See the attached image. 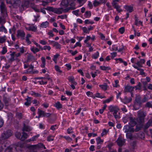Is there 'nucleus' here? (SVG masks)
<instances>
[{
    "instance_id": "nucleus-20",
    "label": "nucleus",
    "mask_w": 152,
    "mask_h": 152,
    "mask_svg": "<svg viewBox=\"0 0 152 152\" xmlns=\"http://www.w3.org/2000/svg\"><path fill=\"white\" fill-rule=\"evenodd\" d=\"M143 126V125L142 124L137 123L136 126V128L134 129V132L135 131L137 132L139 131L141 129Z\"/></svg>"
},
{
    "instance_id": "nucleus-36",
    "label": "nucleus",
    "mask_w": 152,
    "mask_h": 152,
    "mask_svg": "<svg viewBox=\"0 0 152 152\" xmlns=\"http://www.w3.org/2000/svg\"><path fill=\"white\" fill-rule=\"evenodd\" d=\"M38 116L37 117L36 116V117L39 118L42 115V111L40 110L39 109H38Z\"/></svg>"
},
{
    "instance_id": "nucleus-26",
    "label": "nucleus",
    "mask_w": 152,
    "mask_h": 152,
    "mask_svg": "<svg viewBox=\"0 0 152 152\" xmlns=\"http://www.w3.org/2000/svg\"><path fill=\"white\" fill-rule=\"evenodd\" d=\"M53 47H55L57 49H60L61 48V45L58 42H55L53 45Z\"/></svg>"
},
{
    "instance_id": "nucleus-44",
    "label": "nucleus",
    "mask_w": 152,
    "mask_h": 152,
    "mask_svg": "<svg viewBox=\"0 0 152 152\" xmlns=\"http://www.w3.org/2000/svg\"><path fill=\"white\" fill-rule=\"evenodd\" d=\"M112 99L113 97H110V98L104 100L103 102V103L105 104L106 103H109L112 100Z\"/></svg>"
},
{
    "instance_id": "nucleus-27",
    "label": "nucleus",
    "mask_w": 152,
    "mask_h": 152,
    "mask_svg": "<svg viewBox=\"0 0 152 152\" xmlns=\"http://www.w3.org/2000/svg\"><path fill=\"white\" fill-rule=\"evenodd\" d=\"M30 129L29 127L26 125L25 124H23V128L22 131L23 132L24 131H26V132H28L30 131Z\"/></svg>"
},
{
    "instance_id": "nucleus-43",
    "label": "nucleus",
    "mask_w": 152,
    "mask_h": 152,
    "mask_svg": "<svg viewBox=\"0 0 152 152\" xmlns=\"http://www.w3.org/2000/svg\"><path fill=\"white\" fill-rule=\"evenodd\" d=\"M100 68L101 69L104 70H105L106 69L109 70L110 69V68L109 67H105L104 66H101Z\"/></svg>"
},
{
    "instance_id": "nucleus-1",
    "label": "nucleus",
    "mask_w": 152,
    "mask_h": 152,
    "mask_svg": "<svg viewBox=\"0 0 152 152\" xmlns=\"http://www.w3.org/2000/svg\"><path fill=\"white\" fill-rule=\"evenodd\" d=\"M124 129H125V132L126 133L127 138L132 140L133 137L131 133L134 132V129L133 127H130L129 125H126L124 126Z\"/></svg>"
},
{
    "instance_id": "nucleus-60",
    "label": "nucleus",
    "mask_w": 152,
    "mask_h": 152,
    "mask_svg": "<svg viewBox=\"0 0 152 152\" xmlns=\"http://www.w3.org/2000/svg\"><path fill=\"white\" fill-rule=\"evenodd\" d=\"M53 140V138L52 136H49L48 137L47 140L48 141H52Z\"/></svg>"
},
{
    "instance_id": "nucleus-59",
    "label": "nucleus",
    "mask_w": 152,
    "mask_h": 152,
    "mask_svg": "<svg viewBox=\"0 0 152 152\" xmlns=\"http://www.w3.org/2000/svg\"><path fill=\"white\" fill-rule=\"evenodd\" d=\"M148 101L147 98L145 96L141 100L142 103V102H145Z\"/></svg>"
},
{
    "instance_id": "nucleus-42",
    "label": "nucleus",
    "mask_w": 152,
    "mask_h": 152,
    "mask_svg": "<svg viewBox=\"0 0 152 152\" xmlns=\"http://www.w3.org/2000/svg\"><path fill=\"white\" fill-rule=\"evenodd\" d=\"M59 56V54H57L54 56L53 60L56 63L57 58Z\"/></svg>"
},
{
    "instance_id": "nucleus-40",
    "label": "nucleus",
    "mask_w": 152,
    "mask_h": 152,
    "mask_svg": "<svg viewBox=\"0 0 152 152\" xmlns=\"http://www.w3.org/2000/svg\"><path fill=\"white\" fill-rule=\"evenodd\" d=\"M31 51L33 52L34 53H35L36 52H39L40 50L37 48L34 49V48H31Z\"/></svg>"
},
{
    "instance_id": "nucleus-37",
    "label": "nucleus",
    "mask_w": 152,
    "mask_h": 152,
    "mask_svg": "<svg viewBox=\"0 0 152 152\" xmlns=\"http://www.w3.org/2000/svg\"><path fill=\"white\" fill-rule=\"evenodd\" d=\"M0 31H4L5 33H7L6 29L3 25L0 27Z\"/></svg>"
},
{
    "instance_id": "nucleus-39",
    "label": "nucleus",
    "mask_w": 152,
    "mask_h": 152,
    "mask_svg": "<svg viewBox=\"0 0 152 152\" xmlns=\"http://www.w3.org/2000/svg\"><path fill=\"white\" fill-rule=\"evenodd\" d=\"M145 107H152V102H147L145 104Z\"/></svg>"
},
{
    "instance_id": "nucleus-53",
    "label": "nucleus",
    "mask_w": 152,
    "mask_h": 152,
    "mask_svg": "<svg viewBox=\"0 0 152 152\" xmlns=\"http://www.w3.org/2000/svg\"><path fill=\"white\" fill-rule=\"evenodd\" d=\"M85 24H92L94 23V22L91 21H90L89 20H86L85 21Z\"/></svg>"
},
{
    "instance_id": "nucleus-16",
    "label": "nucleus",
    "mask_w": 152,
    "mask_h": 152,
    "mask_svg": "<svg viewBox=\"0 0 152 152\" xmlns=\"http://www.w3.org/2000/svg\"><path fill=\"white\" fill-rule=\"evenodd\" d=\"M112 6L114 8L116 9L117 11L119 12H120L122 11V10L120 9V7L118 5H117L116 3H112Z\"/></svg>"
},
{
    "instance_id": "nucleus-6",
    "label": "nucleus",
    "mask_w": 152,
    "mask_h": 152,
    "mask_svg": "<svg viewBox=\"0 0 152 152\" xmlns=\"http://www.w3.org/2000/svg\"><path fill=\"white\" fill-rule=\"evenodd\" d=\"M15 134L17 138L19 139L22 141H24L28 137L27 133L24 132H23L21 136V133L19 132H16Z\"/></svg>"
},
{
    "instance_id": "nucleus-57",
    "label": "nucleus",
    "mask_w": 152,
    "mask_h": 152,
    "mask_svg": "<svg viewBox=\"0 0 152 152\" xmlns=\"http://www.w3.org/2000/svg\"><path fill=\"white\" fill-rule=\"evenodd\" d=\"M117 54V53L116 52H113V53H111V58L112 59H113L116 55Z\"/></svg>"
},
{
    "instance_id": "nucleus-11",
    "label": "nucleus",
    "mask_w": 152,
    "mask_h": 152,
    "mask_svg": "<svg viewBox=\"0 0 152 152\" xmlns=\"http://www.w3.org/2000/svg\"><path fill=\"white\" fill-rule=\"evenodd\" d=\"M44 146V145L42 143H38L37 145H31L29 147L30 149H35L39 148H42Z\"/></svg>"
},
{
    "instance_id": "nucleus-7",
    "label": "nucleus",
    "mask_w": 152,
    "mask_h": 152,
    "mask_svg": "<svg viewBox=\"0 0 152 152\" xmlns=\"http://www.w3.org/2000/svg\"><path fill=\"white\" fill-rule=\"evenodd\" d=\"M0 10L1 13L4 18H5L7 15V9L5 5L3 2H1L0 6Z\"/></svg>"
},
{
    "instance_id": "nucleus-14",
    "label": "nucleus",
    "mask_w": 152,
    "mask_h": 152,
    "mask_svg": "<svg viewBox=\"0 0 152 152\" xmlns=\"http://www.w3.org/2000/svg\"><path fill=\"white\" fill-rule=\"evenodd\" d=\"M10 99L9 98L5 97L4 95L3 96V101L4 102L5 106H7L9 105V103Z\"/></svg>"
},
{
    "instance_id": "nucleus-62",
    "label": "nucleus",
    "mask_w": 152,
    "mask_h": 152,
    "mask_svg": "<svg viewBox=\"0 0 152 152\" xmlns=\"http://www.w3.org/2000/svg\"><path fill=\"white\" fill-rule=\"evenodd\" d=\"M66 66L67 68V69L69 70L71 68V66L70 64H66L65 65Z\"/></svg>"
},
{
    "instance_id": "nucleus-49",
    "label": "nucleus",
    "mask_w": 152,
    "mask_h": 152,
    "mask_svg": "<svg viewBox=\"0 0 152 152\" xmlns=\"http://www.w3.org/2000/svg\"><path fill=\"white\" fill-rule=\"evenodd\" d=\"M4 124V121L3 119L0 117V128Z\"/></svg>"
},
{
    "instance_id": "nucleus-8",
    "label": "nucleus",
    "mask_w": 152,
    "mask_h": 152,
    "mask_svg": "<svg viewBox=\"0 0 152 152\" xmlns=\"http://www.w3.org/2000/svg\"><path fill=\"white\" fill-rule=\"evenodd\" d=\"M135 102L134 103V108L135 110H137L139 108H135V107L137 105H138L139 107H141L142 104V102L141 100V97L140 95L137 96L135 99Z\"/></svg>"
},
{
    "instance_id": "nucleus-34",
    "label": "nucleus",
    "mask_w": 152,
    "mask_h": 152,
    "mask_svg": "<svg viewBox=\"0 0 152 152\" xmlns=\"http://www.w3.org/2000/svg\"><path fill=\"white\" fill-rule=\"evenodd\" d=\"M42 116L43 117H48L50 116L51 115V114L50 113H46L44 111H42Z\"/></svg>"
},
{
    "instance_id": "nucleus-19",
    "label": "nucleus",
    "mask_w": 152,
    "mask_h": 152,
    "mask_svg": "<svg viewBox=\"0 0 152 152\" xmlns=\"http://www.w3.org/2000/svg\"><path fill=\"white\" fill-rule=\"evenodd\" d=\"M124 8L129 12H132L133 10V7L130 6L125 5Z\"/></svg>"
},
{
    "instance_id": "nucleus-15",
    "label": "nucleus",
    "mask_w": 152,
    "mask_h": 152,
    "mask_svg": "<svg viewBox=\"0 0 152 152\" xmlns=\"http://www.w3.org/2000/svg\"><path fill=\"white\" fill-rule=\"evenodd\" d=\"M63 12V7L58 8H54V12L59 15L61 14Z\"/></svg>"
},
{
    "instance_id": "nucleus-52",
    "label": "nucleus",
    "mask_w": 152,
    "mask_h": 152,
    "mask_svg": "<svg viewBox=\"0 0 152 152\" xmlns=\"http://www.w3.org/2000/svg\"><path fill=\"white\" fill-rule=\"evenodd\" d=\"M100 4V3L99 2L97 1L96 0H95L93 3V5L95 7H96L99 5Z\"/></svg>"
},
{
    "instance_id": "nucleus-50",
    "label": "nucleus",
    "mask_w": 152,
    "mask_h": 152,
    "mask_svg": "<svg viewBox=\"0 0 152 152\" xmlns=\"http://www.w3.org/2000/svg\"><path fill=\"white\" fill-rule=\"evenodd\" d=\"M39 134H37V135L33 136L32 139H31V141H34L36 140V139L37 138L39 137Z\"/></svg>"
},
{
    "instance_id": "nucleus-9",
    "label": "nucleus",
    "mask_w": 152,
    "mask_h": 152,
    "mask_svg": "<svg viewBox=\"0 0 152 152\" xmlns=\"http://www.w3.org/2000/svg\"><path fill=\"white\" fill-rule=\"evenodd\" d=\"M125 140L124 139L119 137L118 139V140L116 141L117 144L120 147H121L125 142Z\"/></svg>"
},
{
    "instance_id": "nucleus-38",
    "label": "nucleus",
    "mask_w": 152,
    "mask_h": 152,
    "mask_svg": "<svg viewBox=\"0 0 152 152\" xmlns=\"http://www.w3.org/2000/svg\"><path fill=\"white\" fill-rule=\"evenodd\" d=\"M134 87L136 88V90H140L141 88V84L140 82L138 83V85Z\"/></svg>"
},
{
    "instance_id": "nucleus-23",
    "label": "nucleus",
    "mask_w": 152,
    "mask_h": 152,
    "mask_svg": "<svg viewBox=\"0 0 152 152\" xmlns=\"http://www.w3.org/2000/svg\"><path fill=\"white\" fill-rule=\"evenodd\" d=\"M26 29L27 30L29 31H33L35 32L37 31V28L35 27L34 26L33 27L29 26L28 27H26Z\"/></svg>"
},
{
    "instance_id": "nucleus-4",
    "label": "nucleus",
    "mask_w": 152,
    "mask_h": 152,
    "mask_svg": "<svg viewBox=\"0 0 152 152\" xmlns=\"http://www.w3.org/2000/svg\"><path fill=\"white\" fill-rule=\"evenodd\" d=\"M12 135V132L11 130H7L4 131L1 134L0 137V143L1 142V141L7 139Z\"/></svg>"
},
{
    "instance_id": "nucleus-2",
    "label": "nucleus",
    "mask_w": 152,
    "mask_h": 152,
    "mask_svg": "<svg viewBox=\"0 0 152 152\" xmlns=\"http://www.w3.org/2000/svg\"><path fill=\"white\" fill-rule=\"evenodd\" d=\"M146 113L143 111L139 112L137 119V123L143 125Z\"/></svg>"
},
{
    "instance_id": "nucleus-18",
    "label": "nucleus",
    "mask_w": 152,
    "mask_h": 152,
    "mask_svg": "<svg viewBox=\"0 0 152 152\" xmlns=\"http://www.w3.org/2000/svg\"><path fill=\"white\" fill-rule=\"evenodd\" d=\"M35 60V58L34 57L30 54H29V55L27 56V62H29Z\"/></svg>"
},
{
    "instance_id": "nucleus-51",
    "label": "nucleus",
    "mask_w": 152,
    "mask_h": 152,
    "mask_svg": "<svg viewBox=\"0 0 152 152\" xmlns=\"http://www.w3.org/2000/svg\"><path fill=\"white\" fill-rule=\"evenodd\" d=\"M99 56V53L98 52H96V53L95 55H93L92 56V57L93 58H94V59H96L98 58Z\"/></svg>"
},
{
    "instance_id": "nucleus-55",
    "label": "nucleus",
    "mask_w": 152,
    "mask_h": 152,
    "mask_svg": "<svg viewBox=\"0 0 152 152\" xmlns=\"http://www.w3.org/2000/svg\"><path fill=\"white\" fill-rule=\"evenodd\" d=\"M82 29L84 33H89L88 31V30L87 29V28L86 27H84Z\"/></svg>"
},
{
    "instance_id": "nucleus-12",
    "label": "nucleus",
    "mask_w": 152,
    "mask_h": 152,
    "mask_svg": "<svg viewBox=\"0 0 152 152\" xmlns=\"http://www.w3.org/2000/svg\"><path fill=\"white\" fill-rule=\"evenodd\" d=\"M134 88V87H132L129 86H126L125 87L124 92H131L133 91Z\"/></svg>"
},
{
    "instance_id": "nucleus-10",
    "label": "nucleus",
    "mask_w": 152,
    "mask_h": 152,
    "mask_svg": "<svg viewBox=\"0 0 152 152\" xmlns=\"http://www.w3.org/2000/svg\"><path fill=\"white\" fill-rule=\"evenodd\" d=\"M13 8H17L19 7L21 4L20 0H13Z\"/></svg>"
},
{
    "instance_id": "nucleus-29",
    "label": "nucleus",
    "mask_w": 152,
    "mask_h": 152,
    "mask_svg": "<svg viewBox=\"0 0 152 152\" xmlns=\"http://www.w3.org/2000/svg\"><path fill=\"white\" fill-rule=\"evenodd\" d=\"M54 106L56 107L58 109H59L62 107V105L59 102H57L54 104Z\"/></svg>"
},
{
    "instance_id": "nucleus-17",
    "label": "nucleus",
    "mask_w": 152,
    "mask_h": 152,
    "mask_svg": "<svg viewBox=\"0 0 152 152\" xmlns=\"http://www.w3.org/2000/svg\"><path fill=\"white\" fill-rule=\"evenodd\" d=\"M129 120H130V125L132 127L133 126H135L137 124V122L135 121L134 119L132 117H129Z\"/></svg>"
},
{
    "instance_id": "nucleus-21",
    "label": "nucleus",
    "mask_w": 152,
    "mask_h": 152,
    "mask_svg": "<svg viewBox=\"0 0 152 152\" xmlns=\"http://www.w3.org/2000/svg\"><path fill=\"white\" fill-rule=\"evenodd\" d=\"M17 35L18 36L23 37L25 36V33L23 31L18 30L17 31Z\"/></svg>"
},
{
    "instance_id": "nucleus-48",
    "label": "nucleus",
    "mask_w": 152,
    "mask_h": 152,
    "mask_svg": "<svg viewBox=\"0 0 152 152\" xmlns=\"http://www.w3.org/2000/svg\"><path fill=\"white\" fill-rule=\"evenodd\" d=\"M100 94L99 93H97L95 95V97L100 98L101 99H102L103 98H104L105 97L104 96H100Z\"/></svg>"
},
{
    "instance_id": "nucleus-64",
    "label": "nucleus",
    "mask_w": 152,
    "mask_h": 152,
    "mask_svg": "<svg viewBox=\"0 0 152 152\" xmlns=\"http://www.w3.org/2000/svg\"><path fill=\"white\" fill-rule=\"evenodd\" d=\"M82 56L81 55H79L78 57H76L75 58V59L76 60H79L82 58Z\"/></svg>"
},
{
    "instance_id": "nucleus-25",
    "label": "nucleus",
    "mask_w": 152,
    "mask_h": 152,
    "mask_svg": "<svg viewBox=\"0 0 152 152\" xmlns=\"http://www.w3.org/2000/svg\"><path fill=\"white\" fill-rule=\"evenodd\" d=\"M48 24L49 23L47 21H46L45 22H43L41 23L40 27L42 28H46Z\"/></svg>"
},
{
    "instance_id": "nucleus-35",
    "label": "nucleus",
    "mask_w": 152,
    "mask_h": 152,
    "mask_svg": "<svg viewBox=\"0 0 152 152\" xmlns=\"http://www.w3.org/2000/svg\"><path fill=\"white\" fill-rule=\"evenodd\" d=\"M96 140L97 141V144H101L103 142V140H102L100 137H99L96 138Z\"/></svg>"
},
{
    "instance_id": "nucleus-56",
    "label": "nucleus",
    "mask_w": 152,
    "mask_h": 152,
    "mask_svg": "<svg viewBox=\"0 0 152 152\" xmlns=\"http://www.w3.org/2000/svg\"><path fill=\"white\" fill-rule=\"evenodd\" d=\"M55 69L56 71L60 73L61 72V71L60 70L59 66L57 65H56L55 66Z\"/></svg>"
},
{
    "instance_id": "nucleus-22",
    "label": "nucleus",
    "mask_w": 152,
    "mask_h": 152,
    "mask_svg": "<svg viewBox=\"0 0 152 152\" xmlns=\"http://www.w3.org/2000/svg\"><path fill=\"white\" fill-rule=\"evenodd\" d=\"M29 4V1H25L24 4H23L21 5V7L20 8V10H22V9L23 10L24 7H27L28 6Z\"/></svg>"
},
{
    "instance_id": "nucleus-3",
    "label": "nucleus",
    "mask_w": 152,
    "mask_h": 152,
    "mask_svg": "<svg viewBox=\"0 0 152 152\" xmlns=\"http://www.w3.org/2000/svg\"><path fill=\"white\" fill-rule=\"evenodd\" d=\"M108 109L110 112H114L113 114L115 118H120V113H118L119 109L117 107L110 105Z\"/></svg>"
},
{
    "instance_id": "nucleus-28",
    "label": "nucleus",
    "mask_w": 152,
    "mask_h": 152,
    "mask_svg": "<svg viewBox=\"0 0 152 152\" xmlns=\"http://www.w3.org/2000/svg\"><path fill=\"white\" fill-rule=\"evenodd\" d=\"M151 121L149 120L148 121L147 123L144 126V129H147L150 126H151Z\"/></svg>"
},
{
    "instance_id": "nucleus-24",
    "label": "nucleus",
    "mask_w": 152,
    "mask_h": 152,
    "mask_svg": "<svg viewBox=\"0 0 152 152\" xmlns=\"http://www.w3.org/2000/svg\"><path fill=\"white\" fill-rule=\"evenodd\" d=\"M68 80H69V81L71 82L73 84H74L75 85L77 84V83L76 82L74 81V79L73 77H69L68 78Z\"/></svg>"
},
{
    "instance_id": "nucleus-32",
    "label": "nucleus",
    "mask_w": 152,
    "mask_h": 152,
    "mask_svg": "<svg viewBox=\"0 0 152 152\" xmlns=\"http://www.w3.org/2000/svg\"><path fill=\"white\" fill-rule=\"evenodd\" d=\"M99 86L104 91H106L107 89V85L106 83H105V85H99Z\"/></svg>"
},
{
    "instance_id": "nucleus-46",
    "label": "nucleus",
    "mask_w": 152,
    "mask_h": 152,
    "mask_svg": "<svg viewBox=\"0 0 152 152\" xmlns=\"http://www.w3.org/2000/svg\"><path fill=\"white\" fill-rule=\"evenodd\" d=\"M3 49L1 53L2 54H4L7 53V48L5 47H3Z\"/></svg>"
},
{
    "instance_id": "nucleus-41",
    "label": "nucleus",
    "mask_w": 152,
    "mask_h": 152,
    "mask_svg": "<svg viewBox=\"0 0 152 152\" xmlns=\"http://www.w3.org/2000/svg\"><path fill=\"white\" fill-rule=\"evenodd\" d=\"M45 9L48 11H52L53 12L54 8L51 7H47L46 8H45Z\"/></svg>"
},
{
    "instance_id": "nucleus-5",
    "label": "nucleus",
    "mask_w": 152,
    "mask_h": 152,
    "mask_svg": "<svg viewBox=\"0 0 152 152\" xmlns=\"http://www.w3.org/2000/svg\"><path fill=\"white\" fill-rule=\"evenodd\" d=\"M19 148L18 146H10L6 148L4 152H22Z\"/></svg>"
},
{
    "instance_id": "nucleus-31",
    "label": "nucleus",
    "mask_w": 152,
    "mask_h": 152,
    "mask_svg": "<svg viewBox=\"0 0 152 152\" xmlns=\"http://www.w3.org/2000/svg\"><path fill=\"white\" fill-rule=\"evenodd\" d=\"M40 49L42 50L47 49L48 50H50L51 48L50 46L46 45L44 46L43 48H42L41 47H40Z\"/></svg>"
},
{
    "instance_id": "nucleus-33",
    "label": "nucleus",
    "mask_w": 152,
    "mask_h": 152,
    "mask_svg": "<svg viewBox=\"0 0 152 152\" xmlns=\"http://www.w3.org/2000/svg\"><path fill=\"white\" fill-rule=\"evenodd\" d=\"M15 53V52H13L10 54L11 58L10 59V60L11 62H12L15 60V59H14Z\"/></svg>"
},
{
    "instance_id": "nucleus-13",
    "label": "nucleus",
    "mask_w": 152,
    "mask_h": 152,
    "mask_svg": "<svg viewBox=\"0 0 152 152\" xmlns=\"http://www.w3.org/2000/svg\"><path fill=\"white\" fill-rule=\"evenodd\" d=\"M69 4L68 0H62L61 3V6L66 8L68 6Z\"/></svg>"
},
{
    "instance_id": "nucleus-47",
    "label": "nucleus",
    "mask_w": 152,
    "mask_h": 152,
    "mask_svg": "<svg viewBox=\"0 0 152 152\" xmlns=\"http://www.w3.org/2000/svg\"><path fill=\"white\" fill-rule=\"evenodd\" d=\"M119 32L121 34H123L125 31V28L124 27H122L120 28L119 30Z\"/></svg>"
},
{
    "instance_id": "nucleus-58",
    "label": "nucleus",
    "mask_w": 152,
    "mask_h": 152,
    "mask_svg": "<svg viewBox=\"0 0 152 152\" xmlns=\"http://www.w3.org/2000/svg\"><path fill=\"white\" fill-rule=\"evenodd\" d=\"M56 120L55 119H53L51 118H49L48 119V121L50 123H52L54 121Z\"/></svg>"
},
{
    "instance_id": "nucleus-61",
    "label": "nucleus",
    "mask_w": 152,
    "mask_h": 152,
    "mask_svg": "<svg viewBox=\"0 0 152 152\" xmlns=\"http://www.w3.org/2000/svg\"><path fill=\"white\" fill-rule=\"evenodd\" d=\"M42 5L44 6H45L47 5L48 3V1H42Z\"/></svg>"
},
{
    "instance_id": "nucleus-54",
    "label": "nucleus",
    "mask_w": 152,
    "mask_h": 152,
    "mask_svg": "<svg viewBox=\"0 0 152 152\" xmlns=\"http://www.w3.org/2000/svg\"><path fill=\"white\" fill-rule=\"evenodd\" d=\"M79 10H77L75 11H72V12L73 14L77 16H78L79 15L78 14V12H79Z\"/></svg>"
},
{
    "instance_id": "nucleus-63",
    "label": "nucleus",
    "mask_w": 152,
    "mask_h": 152,
    "mask_svg": "<svg viewBox=\"0 0 152 152\" xmlns=\"http://www.w3.org/2000/svg\"><path fill=\"white\" fill-rule=\"evenodd\" d=\"M102 39L104 40L105 38V36L102 33H99Z\"/></svg>"
},
{
    "instance_id": "nucleus-45",
    "label": "nucleus",
    "mask_w": 152,
    "mask_h": 152,
    "mask_svg": "<svg viewBox=\"0 0 152 152\" xmlns=\"http://www.w3.org/2000/svg\"><path fill=\"white\" fill-rule=\"evenodd\" d=\"M6 37L5 36L2 37H0V44L4 42H5L6 40V39L5 38Z\"/></svg>"
},
{
    "instance_id": "nucleus-30",
    "label": "nucleus",
    "mask_w": 152,
    "mask_h": 152,
    "mask_svg": "<svg viewBox=\"0 0 152 152\" xmlns=\"http://www.w3.org/2000/svg\"><path fill=\"white\" fill-rule=\"evenodd\" d=\"M6 3L7 5L10 4V6H9L10 8L12 7H13V2L11 0H6Z\"/></svg>"
}]
</instances>
